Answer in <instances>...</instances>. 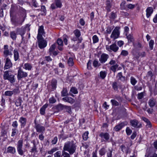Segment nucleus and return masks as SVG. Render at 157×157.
Here are the masks:
<instances>
[{
	"instance_id": "1",
	"label": "nucleus",
	"mask_w": 157,
	"mask_h": 157,
	"mask_svg": "<svg viewBox=\"0 0 157 157\" xmlns=\"http://www.w3.org/2000/svg\"><path fill=\"white\" fill-rule=\"evenodd\" d=\"M76 147L75 142L72 140L68 141L65 144L63 150L68 151L70 155H72L75 152Z\"/></svg>"
},
{
	"instance_id": "2",
	"label": "nucleus",
	"mask_w": 157,
	"mask_h": 157,
	"mask_svg": "<svg viewBox=\"0 0 157 157\" xmlns=\"http://www.w3.org/2000/svg\"><path fill=\"white\" fill-rule=\"evenodd\" d=\"M3 78L4 80H8L12 84L15 82V75L12 74L11 72L9 71H6L4 72Z\"/></svg>"
},
{
	"instance_id": "3",
	"label": "nucleus",
	"mask_w": 157,
	"mask_h": 157,
	"mask_svg": "<svg viewBox=\"0 0 157 157\" xmlns=\"http://www.w3.org/2000/svg\"><path fill=\"white\" fill-rule=\"evenodd\" d=\"M120 28L118 27H116L113 31L110 36V38L113 39V40L118 38L120 35Z\"/></svg>"
},
{
	"instance_id": "4",
	"label": "nucleus",
	"mask_w": 157,
	"mask_h": 157,
	"mask_svg": "<svg viewBox=\"0 0 157 157\" xmlns=\"http://www.w3.org/2000/svg\"><path fill=\"white\" fill-rule=\"evenodd\" d=\"M38 46L40 49L45 47L47 45V41L43 37L37 38Z\"/></svg>"
},
{
	"instance_id": "5",
	"label": "nucleus",
	"mask_w": 157,
	"mask_h": 157,
	"mask_svg": "<svg viewBox=\"0 0 157 157\" xmlns=\"http://www.w3.org/2000/svg\"><path fill=\"white\" fill-rule=\"evenodd\" d=\"M4 51L3 52V54L4 56L6 57H7L8 56H10L12 55V47L10 46V48H8V46L6 45L4 46Z\"/></svg>"
},
{
	"instance_id": "6",
	"label": "nucleus",
	"mask_w": 157,
	"mask_h": 157,
	"mask_svg": "<svg viewBox=\"0 0 157 157\" xmlns=\"http://www.w3.org/2000/svg\"><path fill=\"white\" fill-rule=\"evenodd\" d=\"M23 147V140H19L17 144V149L18 154L22 155L24 154V151L22 150Z\"/></svg>"
},
{
	"instance_id": "7",
	"label": "nucleus",
	"mask_w": 157,
	"mask_h": 157,
	"mask_svg": "<svg viewBox=\"0 0 157 157\" xmlns=\"http://www.w3.org/2000/svg\"><path fill=\"white\" fill-rule=\"evenodd\" d=\"M106 48L109 52L112 51L114 52H117L119 49V47L117 45L115 42L110 46L106 45Z\"/></svg>"
},
{
	"instance_id": "8",
	"label": "nucleus",
	"mask_w": 157,
	"mask_h": 157,
	"mask_svg": "<svg viewBox=\"0 0 157 157\" xmlns=\"http://www.w3.org/2000/svg\"><path fill=\"white\" fill-rule=\"evenodd\" d=\"M28 76L27 73L23 71L21 69L19 68L17 72V78L19 80L22 78H24Z\"/></svg>"
},
{
	"instance_id": "9",
	"label": "nucleus",
	"mask_w": 157,
	"mask_h": 157,
	"mask_svg": "<svg viewBox=\"0 0 157 157\" xmlns=\"http://www.w3.org/2000/svg\"><path fill=\"white\" fill-rule=\"evenodd\" d=\"M5 65L4 67V70L7 69L12 67L13 64L10 59L8 58H6L5 60Z\"/></svg>"
},
{
	"instance_id": "10",
	"label": "nucleus",
	"mask_w": 157,
	"mask_h": 157,
	"mask_svg": "<svg viewBox=\"0 0 157 157\" xmlns=\"http://www.w3.org/2000/svg\"><path fill=\"white\" fill-rule=\"evenodd\" d=\"M109 58V56L108 55L105 54H102L99 59V61L101 63H104L107 61V59Z\"/></svg>"
},
{
	"instance_id": "11",
	"label": "nucleus",
	"mask_w": 157,
	"mask_h": 157,
	"mask_svg": "<svg viewBox=\"0 0 157 157\" xmlns=\"http://www.w3.org/2000/svg\"><path fill=\"white\" fill-rule=\"evenodd\" d=\"M35 128L37 132L43 133L45 130V127L40 124H36Z\"/></svg>"
},
{
	"instance_id": "12",
	"label": "nucleus",
	"mask_w": 157,
	"mask_h": 157,
	"mask_svg": "<svg viewBox=\"0 0 157 157\" xmlns=\"http://www.w3.org/2000/svg\"><path fill=\"white\" fill-rule=\"evenodd\" d=\"M130 122L131 125L135 128H139L142 126V124H139L138 121L136 120H131Z\"/></svg>"
},
{
	"instance_id": "13",
	"label": "nucleus",
	"mask_w": 157,
	"mask_h": 157,
	"mask_svg": "<svg viewBox=\"0 0 157 157\" xmlns=\"http://www.w3.org/2000/svg\"><path fill=\"white\" fill-rule=\"evenodd\" d=\"M45 33L44 31L43 26H40L38 29V34L37 38L43 37L42 35H43Z\"/></svg>"
},
{
	"instance_id": "14",
	"label": "nucleus",
	"mask_w": 157,
	"mask_h": 157,
	"mask_svg": "<svg viewBox=\"0 0 157 157\" xmlns=\"http://www.w3.org/2000/svg\"><path fill=\"white\" fill-rule=\"evenodd\" d=\"M99 136L102 138H104L105 141H107L109 138V135L107 132H101Z\"/></svg>"
},
{
	"instance_id": "15",
	"label": "nucleus",
	"mask_w": 157,
	"mask_h": 157,
	"mask_svg": "<svg viewBox=\"0 0 157 157\" xmlns=\"http://www.w3.org/2000/svg\"><path fill=\"white\" fill-rule=\"evenodd\" d=\"M62 100L65 101L69 102L71 104L74 103L75 101V100L69 97H66L62 98Z\"/></svg>"
},
{
	"instance_id": "16",
	"label": "nucleus",
	"mask_w": 157,
	"mask_h": 157,
	"mask_svg": "<svg viewBox=\"0 0 157 157\" xmlns=\"http://www.w3.org/2000/svg\"><path fill=\"white\" fill-rule=\"evenodd\" d=\"M125 124L124 122H122L116 126L114 128V130L116 131H118L120 130L124 125Z\"/></svg>"
},
{
	"instance_id": "17",
	"label": "nucleus",
	"mask_w": 157,
	"mask_h": 157,
	"mask_svg": "<svg viewBox=\"0 0 157 157\" xmlns=\"http://www.w3.org/2000/svg\"><path fill=\"white\" fill-rule=\"evenodd\" d=\"M153 11V9L152 7H149L147 8L146 10V15L147 18H149L151 16Z\"/></svg>"
},
{
	"instance_id": "18",
	"label": "nucleus",
	"mask_w": 157,
	"mask_h": 157,
	"mask_svg": "<svg viewBox=\"0 0 157 157\" xmlns=\"http://www.w3.org/2000/svg\"><path fill=\"white\" fill-rule=\"evenodd\" d=\"M19 121L21 124V127H24L26 123L27 119L26 118L21 117L20 118Z\"/></svg>"
},
{
	"instance_id": "19",
	"label": "nucleus",
	"mask_w": 157,
	"mask_h": 157,
	"mask_svg": "<svg viewBox=\"0 0 157 157\" xmlns=\"http://www.w3.org/2000/svg\"><path fill=\"white\" fill-rule=\"evenodd\" d=\"M155 100L153 98H151L149 100L148 104L151 107H153L155 105Z\"/></svg>"
},
{
	"instance_id": "20",
	"label": "nucleus",
	"mask_w": 157,
	"mask_h": 157,
	"mask_svg": "<svg viewBox=\"0 0 157 157\" xmlns=\"http://www.w3.org/2000/svg\"><path fill=\"white\" fill-rule=\"evenodd\" d=\"M48 106V104H46L44 105L40 109V113L42 115H44L45 113V109Z\"/></svg>"
},
{
	"instance_id": "21",
	"label": "nucleus",
	"mask_w": 157,
	"mask_h": 157,
	"mask_svg": "<svg viewBox=\"0 0 157 157\" xmlns=\"http://www.w3.org/2000/svg\"><path fill=\"white\" fill-rule=\"evenodd\" d=\"M13 53L14 60L15 61H16L19 58V53L17 50L15 49L14 50Z\"/></svg>"
},
{
	"instance_id": "22",
	"label": "nucleus",
	"mask_w": 157,
	"mask_h": 157,
	"mask_svg": "<svg viewBox=\"0 0 157 157\" xmlns=\"http://www.w3.org/2000/svg\"><path fill=\"white\" fill-rule=\"evenodd\" d=\"M7 151L8 152H9L12 154H14L16 152L15 148L10 146L9 147L7 148Z\"/></svg>"
},
{
	"instance_id": "23",
	"label": "nucleus",
	"mask_w": 157,
	"mask_h": 157,
	"mask_svg": "<svg viewBox=\"0 0 157 157\" xmlns=\"http://www.w3.org/2000/svg\"><path fill=\"white\" fill-rule=\"evenodd\" d=\"M32 67V66L29 63H27L24 64V68L26 70H31Z\"/></svg>"
},
{
	"instance_id": "24",
	"label": "nucleus",
	"mask_w": 157,
	"mask_h": 157,
	"mask_svg": "<svg viewBox=\"0 0 157 157\" xmlns=\"http://www.w3.org/2000/svg\"><path fill=\"white\" fill-rule=\"evenodd\" d=\"M61 96L64 97L67 96L68 95L67 89L66 88H63V89L62 91H61Z\"/></svg>"
},
{
	"instance_id": "25",
	"label": "nucleus",
	"mask_w": 157,
	"mask_h": 157,
	"mask_svg": "<svg viewBox=\"0 0 157 157\" xmlns=\"http://www.w3.org/2000/svg\"><path fill=\"white\" fill-rule=\"evenodd\" d=\"M57 81L55 79H53L52 82L51 86L53 90H55L56 87Z\"/></svg>"
},
{
	"instance_id": "26",
	"label": "nucleus",
	"mask_w": 157,
	"mask_h": 157,
	"mask_svg": "<svg viewBox=\"0 0 157 157\" xmlns=\"http://www.w3.org/2000/svg\"><path fill=\"white\" fill-rule=\"evenodd\" d=\"M61 0H55L54 2L57 8H60L62 6Z\"/></svg>"
},
{
	"instance_id": "27",
	"label": "nucleus",
	"mask_w": 157,
	"mask_h": 157,
	"mask_svg": "<svg viewBox=\"0 0 157 157\" xmlns=\"http://www.w3.org/2000/svg\"><path fill=\"white\" fill-rule=\"evenodd\" d=\"M73 33L75 36L77 37V38H78L81 36V33L80 31L78 29H76L74 30L73 32Z\"/></svg>"
},
{
	"instance_id": "28",
	"label": "nucleus",
	"mask_w": 157,
	"mask_h": 157,
	"mask_svg": "<svg viewBox=\"0 0 157 157\" xmlns=\"http://www.w3.org/2000/svg\"><path fill=\"white\" fill-rule=\"evenodd\" d=\"M25 19V17H21L20 18L19 20L18 21L17 23H16L15 25L16 26H17L18 24L21 25L22 24V23L24 21Z\"/></svg>"
},
{
	"instance_id": "29",
	"label": "nucleus",
	"mask_w": 157,
	"mask_h": 157,
	"mask_svg": "<svg viewBox=\"0 0 157 157\" xmlns=\"http://www.w3.org/2000/svg\"><path fill=\"white\" fill-rule=\"evenodd\" d=\"M107 151L105 148L103 147L99 151V153L101 156H103L105 155V153Z\"/></svg>"
},
{
	"instance_id": "30",
	"label": "nucleus",
	"mask_w": 157,
	"mask_h": 157,
	"mask_svg": "<svg viewBox=\"0 0 157 157\" xmlns=\"http://www.w3.org/2000/svg\"><path fill=\"white\" fill-rule=\"evenodd\" d=\"M10 36L11 38L13 40H15L16 37L17 35L15 32H11L10 34Z\"/></svg>"
},
{
	"instance_id": "31",
	"label": "nucleus",
	"mask_w": 157,
	"mask_h": 157,
	"mask_svg": "<svg viewBox=\"0 0 157 157\" xmlns=\"http://www.w3.org/2000/svg\"><path fill=\"white\" fill-rule=\"evenodd\" d=\"M111 5L109 1H107L106 2V9L108 12H110L111 11L110 8Z\"/></svg>"
},
{
	"instance_id": "32",
	"label": "nucleus",
	"mask_w": 157,
	"mask_h": 157,
	"mask_svg": "<svg viewBox=\"0 0 157 157\" xmlns=\"http://www.w3.org/2000/svg\"><path fill=\"white\" fill-rule=\"evenodd\" d=\"M130 82L133 86H134L137 82V81L134 77L132 76L130 78Z\"/></svg>"
},
{
	"instance_id": "33",
	"label": "nucleus",
	"mask_w": 157,
	"mask_h": 157,
	"mask_svg": "<svg viewBox=\"0 0 157 157\" xmlns=\"http://www.w3.org/2000/svg\"><path fill=\"white\" fill-rule=\"evenodd\" d=\"M22 100L20 98L16 100L15 102V105L17 106H19L21 105Z\"/></svg>"
},
{
	"instance_id": "34",
	"label": "nucleus",
	"mask_w": 157,
	"mask_h": 157,
	"mask_svg": "<svg viewBox=\"0 0 157 157\" xmlns=\"http://www.w3.org/2000/svg\"><path fill=\"white\" fill-rule=\"evenodd\" d=\"M70 92L74 94H76L78 93V91L77 89L76 88L73 87H72L71 88Z\"/></svg>"
},
{
	"instance_id": "35",
	"label": "nucleus",
	"mask_w": 157,
	"mask_h": 157,
	"mask_svg": "<svg viewBox=\"0 0 157 157\" xmlns=\"http://www.w3.org/2000/svg\"><path fill=\"white\" fill-rule=\"evenodd\" d=\"M142 119L144 121L147 123L149 127H151V122L147 119L144 117H142Z\"/></svg>"
},
{
	"instance_id": "36",
	"label": "nucleus",
	"mask_w": 157,
	"mask_h": 157,
	"mask_svg": "<svg viewBox=\"0 0 157 157\" xmlns=\"http://www.w3.org/2000/svg\"><path fill=\"white\" fill-rule=\"evenodd\" d=\"M112 86L113 89L114 90H117L118 89V87L117 86V83L116 82H113Z\"/></svg>"
},
{
	"instance_id": "37",
	"label": "nucleus",
	"mask_w": 157,
	"mask_h": 157,
	"mask_svg": "<svg viewBox=\"0 0 157 157\" xmlns=\"http://www.w3.org/2000/svg\"><path fill=\"white\" fill-rule=\"evenodd\" d=\"M100 77L102 79H104L106 75V73L105 71H101L100 73Z\"/></svg>"
},
{
	"instance_id": "38",
	"label": "nucleus",
	"mask_w": 157,
	"mask_h": 157,
	"mask_svg": "<svg viewBox=\"0 0 157 157\" xmlns=\"http://www.w3.org/2000/svg\"><path fill=\"white\" fill-rule=\"evenodd\" d=\"M67 63L69 66H72L74 64L73 60V58H69L67 62Z\"/></svg>"
},
{
	"instance_id": "39",
	"label": "nucleus",
	"mask_w": 157,
	"mask_h": 157,
	"mask_svg": "<svg viewBox=\"0 0 157 157\" xmlns=\"http://www.w3.org/2000/svg\"><path fill=\"white\" fill-rule=\"evenodd\" d=\"M111 102L113 106H117L119 105V103L115 99H112Z\"/></svg>"
},
{
	"instance_id": "40",
	"label": "nucleus",
	"mask_w": 157,
	"mask_h": 157,
	"mask_svg": "<svg viewBox=\"0 0 157 157\" xmlns=\"http://www.w3.org/2000/svg\"><path fill=\"white\" fill-rule=\"evenodd\" d=\"M89 132L88 131L86 132L83 134L82 136L83 139L85 140H86L88 138V135Z\"/></svg>"
},
{
	"instance_id": "41",
	"label": "nucleus",
	"mask_w": 157,
	"mask_h": 157,
	"mask_svg": "<svg viewBox=\"0 0 157 157\" xmlns=\"http://www.w3.org/2000/svg\"><path fill=\"white\" fill-rule=\"evenodd\" d=\"M66 151L63 150L62 151V156H63V157H70V155L69 153H68L65 151Z\"/></svg>"
},
{
	"instance_id": "42",
	"label": "nucleus",
	"mask_w": 157,
	"mask_h": 157,
	"mask_svg": "<svg viewBox=\"0 0 157 157\" xmlns=\"http://www.w3.org/2000/svg\"><path fill=\"white\" fill-rule=\"evenodd\" d=\"M13 93V94H19L20 93V91L18 87H17L15 88L14 89L13 91H12Z\"/></svg>"
},
{
	"instance_id": "43",
	"label": "nucleus",
	"mask_w": 157,
	"mask_h": 157,
	"mask_svg": "<svg viewBox=\"0 0 157 157\" xmlns=\"http://www.w3.org/2000/svg\"><path fill=\"white\" fill-rule=\"evenodd\" d=\"M65 106V105H64L61 104H60L57 106L56 108L59 110H60L64 109Z\"/></svg>"
},
{
	"instance_id": "44",
	"label": "nucleus",
	"mask_w": 157,
	"mask_h": 157,
	"mask_svg": "<svg viewBox=\"0 0 157 157\" xmlns=\"http://www.w3.org/2000/svg\"><path fill=\"white\" fill-rule=\"evenodd\" d=\"M118 65L117 64H115V65H113L111 67V70L112 71L114 72L116 71L117 68L118 67Z\"/></svg>"
},
{
	"instance_id": "45",
	"label": "nucleus",
	"mask_w": 157,
	"mask_h": 157,
	"mask_svg": "<svg viewBox=\"0 0 157 157\" xmlns=\"http://www.w3.org/2000/svg\"><path fill=\"white\" fill-rule=\"evenodd\" d=\"M154 44V41L153 40H151L149 43V48L151 50H152L153 49V46Z\"/></svg>"
},
{
	"instance_id": "46",
	"label": "nucleus",
	"mask_w": 157,
	"mask_h": 157,
	"mask_svg": "<svg viewBox=\"0 0 157 157\" xmlns=\"http://www.w3.org/2000/svg\"><path fill=\"white\" fill-rule=\"evenodd\" d=\"M128 54V52L126 50H123L121 53V55L124 56H126Z\"/></svg>"
},
{
	"instance_id": "47",
	"label": "nucleus",
	"mask_w": 157,
	"mask_h": 157,
	"mask_svg": "<svg viewBox=\"0 0 157 157\" xmlns=\"http://www.w3.org/2000/svg\"><path fill=\"white\" fill-rule=\"evenodd\" d=\"M64 109H66V111L69 113H72L71 107L70 106L65 105Z\"/></svg>"
},
{
	"instance_id": "48",
	"label": "nucleus",
	"mask_w": 157,
	"mask_h": 157,
	"mask_svg": "<svg viewBox=\"0 0 157 157\" xmlns=\"http://www.w3.org/2000/svg\"><path fill=\"white\" fill-rule=\"evenodd\" d=\"M93 43H95L98 42L99 40L98 37L96 35H95L93 36Z\"/></svg>"
},
{
	"instance_id": "49",
	"label": "nucleus",
	"mask_w": 157,
	"mask_h": 157,
	"mask_svg": "<svg viewBox=\"0 0 157 157\" xmlns=\"http://www.w3.org/2000/svg\"><path fill=\"white\" fill-rule=\"evenodd\" d=\"M37 151V148L35 143H34L33 146L32 148L30 151L31 152H36Z\"/></svg>"
},
{
	"instance_id": "50",
	"label": "nucleus",
	"mask_w": 157,
	"mask_h": 157,
	"mask_svg": "<svg viewBox=\"0 0 157 157\" xmlns=\"http://www.w3.org/2000/svg\"><path fill=\"white\" fill-rule=\"evenodd\" d=\"M93 65L95 67H96L100 65V64L98 61L96 60H94L93 63Z\"/></svg>"
},
{
	"instance_id": "51",
	"label": "nucleus",
	"mask_w": 157,
	"mask_h": 157,
	"mask_svg": "<svg viewBox=\"0 0 157 157\" xmlns=\"http://www.w3.org/2000/svg\"><path fill=\"white\" fill-rule=\"evenodd\" d=\"M54 157H62V155H61V152L60 151H57L54 154Z\"/></svg>"
},
{
	"instance_id": "52",
	"label": "nucleus",
	"mask_w": 157,
	"mask_h": 157,
	"mask_svg": "<svg viewBox=\"0 0 157 157\" xmlns=\"http://www.w3.org/2000/svg\"><path fill=\"white\" fill-rule=\"evenodd\" d=\"M5 95L6 96H11L13 95V93L12 91H6L5 93Z\"/></svg>"
},
{
	"instance_id": "53",
	"label": "nucleus",
	"mask_w": 157,
	"mask_h": 157,
	"mask_svg": "<svg viewBox=\"0 0 157 157\" xmlns=\"http://www.w3.org/2000/svg\"><path fill=\"white\" fill-rule=\"evenodd\" d=\"M49 103L51 104H53L56 101V99L53 97L51 98L49 100Z\"/></svg>"
},
{
	"instance_id": "54",
	"label": "nucleus",
	"mask_w": 157,
	"mask_h": 157,
	"mask_svg": "<svg viewBox=\"0 0 157 157\" xmlns=\"http://www.w3.org/2000/svg\"><path fill=\"white\" fill-rule=\"evenodd\" d=\"M127 38L128 41H129L130 42H132L133 40V37L132 35H129L127 36Z\"/></svg>"
},
{
	"instance_id": "55",
	"label": "nucleus",
	"mask_w": 157,
	"mask_h": 157,
	"mask_svg": "<svg viewBox=\"0 0 157 157\" xmlns=\"http://www.w3.org/2000/svg\"><path fill=\"white\" fill-rule=\"evenodd\" d=\"M67 36L66 35H64L63 37V42L66 45H67Z\"/></svg>"
},
{
	"instance_id": "56",
	"label": "nucleus",
	"mask_w": 157,
	"mask_h": 157,
	"mask_svg": "<svg viewBox=\"0 0 157 157\" xmlns=\"http://www.w3.org/2000/svg\"><path fill=\"white\" fill-rule=\"evenodd\" d=\"M58 138L56 136L54 137L53 139L52 140L51 142L52 144H56Z\"/></svg>"
},
{
	"instance_id": "57",
	"label": "nucleus",
	"mask_w": 157,
	"mask_h": 157,
	"mask_svg": "<svg viewBox=\"0 0 157 157\" xmlns=\"http://www.w3.org/2000/svg\"><path fill=\"white\" fill-rule=\"evenodd\" d=\"M126 132L127 135H129L131 133L132 131L128 127H127L126 129Z\"/></svg>"
},
{
	"instance_id": "58",
	"label": "nucleus",
	"mask_w": 157,
	"mask_h": 157,
	"mask_svg": "<svg viewBox=\"0 0 157 157\" xmlns=\"http://www.w3.org/2000/svg\"><path fill=\"white\" fill-rule=\"evenodd\" d=\"M57 42L59 45L61 46H62L63 45V42L61 39H58L57 40Z\"/></svg>"
},
{
	"instance_id": "59",
	"label": "nucleus",
	"mask_w": 157,
	"mask_h": 157,
	"mask_svg": "<svg viewBox=\"0 0 157 157\" xmlns=\"http://www.w3.org/2000/svg\"><path fill=\"white\" fill-rule=\"evenodd\" d=\"M127 7L129 9H132L134 8L135 7V5H134L132 4H128L127 5Z\"/></svg>"
},
{
	"instance_id": "60",
	"label": "nucleus",
	"mask_w": 157,
	"mask_h": 157,
	"mask_svg": "<svg viewBox=\"0 0 157 157\" xmlns=\"http://www.w3.org/2000/svg\"><path fill=\"white\" fill-rule=\"evenodd\" d=\"M109 17L110 18L112 19H115L116 17V14L115 13L113 12H112Z\"/></svg>"
},
{
	"instance_id": "61",
	"label": "nucleus",
	"mask_w": 157,
	"mask_h": 157,
	"mask_svg": "<svg viewBox=\"0 0 157 157\" xmlns=\"http://www.w3.org/2000/svg\"><path fill=\"white\" fill-rule=\"evenodd\" d=\"M107 156L108 157H112V151L109 150L108 151H107Z\"/></svg>"
},
{
	"instance_id": "62",
	"label": "nucleus",
	"mask_w": 157,
	"mask_h": 157,
	"mask_svg": "<svg viewBox=\"0 0 157 157\" xmlns=\"http://www.w3.org/2000/svg\"><path fill=\"white\" fill-rule=\"evenodd\" d=\"M55 48H56L55 45L54 44L52 45L49 49V52H52L54 50Z\"/></svg>"
},
{
	"instance_id": "63",
	"label": "nucleus",
	"mask_w": 157,
	"mask_h": 157,
	"mask_svg": "<svg viewBox=\"0 0 157 157\" xmlns=\"http://www.w3.org/2000/svg\"><path fill=\"white\" fill-rule=\"evenodd\" d=\"M124 44V42L123 41L120 40L117 42V45L120 47H121Z\"/></svg>"
},
{
	"instance_id": "64",
	"label": "nucleus",
	"mask_w": 157,
	"mask_h": 157,
	"mask_svg": "<svg viewBox=\"0 0 157 157\" xmlns=\"http://www.w3.org/2000/svg\"><path fill=\"white\" fill-rule=\"evenodd\" d=\"M112 29L111 27H108L107 28L106 30V33L108 34H110L112 31Z\"/></svg>"
}]
</instances>
